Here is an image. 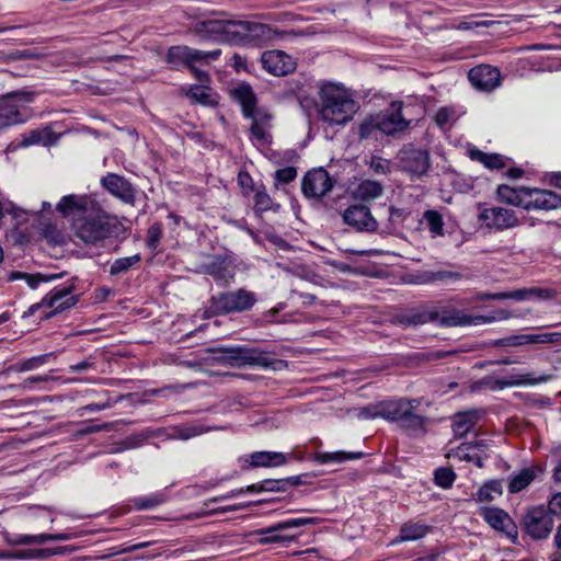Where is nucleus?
Masks as SVG:
<instances>
[{
	"mask_svg": "<svg viewBox=\"0 0 561 561\" xmlns=\"http://www.w3.org/2000/svg\"><path fill=\"white\" fill-rule=\"evenodd\" d=\"M163 226L161 222H153L147 230L146 245L150 251H156L162 239Z\"/></svg>",
	"mask_w": 561,
	"mask_h": 561,
	"instance_id": "nucleus-53",
	"label": "nucleus"
},
{
	"mask_svg": "<svg viewBox=\"0 0 561 561\" xmlns=\"http://www.w3.org/2000/svg\"><path fill=\"white\" fill-rule=\"evenodd\" d=\"M256 293L240 287L233 290H224L210 295L203 309V319L226 317L230 314L244 313L257 302Z\"/></svg>",
	"mask_w": 561,
	"mask_h": 561,
	"instance_id": "nucleus-5",
	"label": "nucleus"
},
{
	"mask_svg": "<svg viewBox=\"0 0 561 561\" xmlns=\"http://www.w3.org/2000/svg\"><path fill=\"white\" fill-rule=\"evenodd\" d=\"M202 270L219 287H229L236 280L237 266L229 255H215L211 261L203 264Z\"/></svg>",
	"mask_w": 561,
	"mask_h": 561,
	"instance_id": "nucleus-13",
	"label": "nucleus"
},
{
	"mask_svg": "<svg viewBox=\"0 0 561 561\" xmlns=\"http://www.w3.org/2000/svg\"><path fill=\"white\" fill-rule=\"evenodd\" d=\"M38 54L31 49H18L15 51H3L2 50V75L9 76L10 78L26 77L31 71L30 65L19 64L10 66L12 61L37 59Z\"/></svg>",
	"mask_w": 561,
	"mask_h": 561,
	"instance_id": "nucleus-27",
	"label": "nucleus"
},
{
	"mask_svg": "<svg viewBox=\"0 0 561 561\" xmlns=\"http://www.w3.org/2000/svg\"><path fill=\"white\" fill-rule=\"evenodd\" d=\"M383 187L380 182L363 180L354 191V197L364 202L373 201L381 196Z\"/></svg>",
	"mask_w": 561,
	"mask_h": 561,
	"instance_id": "nucleus-41",
	"label": "nucleus"
},
{
	"mask_svg": "<svg viewBox=\"0 0 561 561\" xmlns=\"http://www.w3.org/2000/svg\"><path fill=\"white\" fill-rule=\"evenodd\" d=\"M438 313V319L435 322L440 328L481 325L510 318V312L504 309L493 310L489 314H469L454 307H443Z\"/></svg>",
	"mask_w": 561,
	"mask_h": 561,
	"instance_id": "nucleus-7",
	"label": "nucleus"
},
{
	"mask_svg": "<svg viewBox=\"0 0 561 561\" xmlns=\"http://www.w3.org/2000/svg\"><path fill=\"white\" fill-rule=\"evenodd\" d=\"M198 49L186 45H173L168 48L164 61L170 70L181 71L187 69L191 64L198 62Z\"/></svg>",
	"mask_w": 561,
	"mask_h": 561,
	"instance_id": "nucleus-28",
	"label": "nucleus"
},
{
	"mask_svg": "<svg viewBox=\"0 0 561 561\" xmlns=\"http://www.w3.org/2000/svg\"><path fill=\"white\" fill-rule=\"evenodd\" d=\"M343 221L357 232H375L378 222L366 205L355 204L348 206L343 213Z\"/></svg>",
	"mask_w": 561,
	"mask_h": 561,
	"instance_id": "nucleus-18",
	"label": "nucleus"
},
{
	"mask_svg": "<svg viewBox=\"0 0 561 561\" xmlns=\"http://www.w3.org/2000/svg\"><path fill=\"white\" fill-rule=\"evenodd\" d=\"M234 102L241 106L242 116L253 117L259 100L253 88L248 82H241L230 91Z\"/></svg>",
	"mask_w": 561,
	"mask_h": 561,
	"instance_id": "nucleus-32",
	"label": "nucleus"
},
{
	"mask_svg": "<svg viewBox=\"0 0 561 561\" xmlns=\"http://www.w3.org/2000/svg\"><path fill=\"white\" fill-rule=\"evenodd\" d=\"M432 531V526L421 520L410 519L400 527L399 535L393 539L392 543H401L407 541H416L423 539Z\"/></svg>",
	"mask_w": 561,
	"mask_h": 561,
	"instance_id": "nucleus-33",
	"label": "nucleus"
},
{
	"mask_svg": "<svg viewBox=\"0 0 561 561\" xmlns=\"http://www.w3.org/2000/svg\"><path fill=\"white\" fill-rule=\"evenodd\" d=\"M468 79L476 89L492 91L500 85L501 72L496 67L482 64L469 70Z\"/></svg>",
	"mask_w": 561,
	"mask_h": 561,
	"instance_id": "nucleus-26",
	"label": "nucleus"
},
{
	"mask_svg": "<svg viewBox=\"0 0 561 561\" xmlns=\"http://www.w3.org/2000/svg\"><path fill=\"white\" fill-rule=\"evenodd\" d=\"M260 61L262 68L272 76L283 77L295 71L297 64L295 59L279 49L265 50Z\"/></svg>",
	"mask_w": 561,
	"mask_h": 561,
	"instance_id": "nucleus-17",
	"label": "nucleus"
},
{
	"mask_svg": "<svg viewBox=\"0 0 561 561\" xmlns=\"http://www.w3.org/2000/svg\"><path fill=\"white\" fill-rule=\"evenodd\" d=\"M457 474L451 467H438L434 470L433 482L443 490H449L454 485Z\"/></svg>",
	"mask_w": 561,
	"mask_h": 561,
	"instance_id": "nucleus-45",
	"label": "nucleus"
},
{
	"mask_svg": "<svg viewBox=\"0 0 561 561\" xmlns=\"http://www.w3.org/2000/svg\"><path fill=\"white\" fill-rule=\"evenodd\" d=\"M370 169L376 174H388L390 172V161L379 157H374L370 162Z\"/></svg>",
	"mask_w": 561,
	"mask_h": 561,
	"instance_id": "nucleus-61",
	"label": "nucleus"
},
{
	"mask_svg": "<svg viewBox=\"0 0 561 561\" xmlns=\"http://www.w3.org/2000/svg\"><path fill=\"white\" fill-rule=\"evenodd\" d=\"M319 100L318 113L329 125H345L358 111V105L348 91L335 83L321 85Z\"/></svg>",
	"mask_w": 561,
	"mask_h": 561,
	"instance_id": "nucleus-4",
	"label": "nucleus"
},
{
	"mask_svg": "<svg viewBox=\"0 0 561 561\" xmlns=\"http://www.w3.org/2000/svg\"><path fill=\"white\" fill-rule=\"evenodd\" d=\"M196 32L207 39L237 45L238 20L208 19L196 23Z\"/></svg>",
	"mask_w": 561,
	"mask_h": 561,
	"instance_id": "nucleus-10",
	"label": "nucleus"
},
{
	"mask_svg": "<svg viewBox=\"0 0 561 561\" xmlns=\"http://www.w3.org/2000/svg\"><path fill=\"white\" fill-rule=\"evenodd\" d=\"M10 215L13 222V226L19 227L25 222H27V211L18 207L13 202L9 199H4L2 197V219Z\"/></svg>",
	"mask_w": 561,
	"mask_h": 561,
	"instance_id": "nucleus-47",
	"label": "nucleus"
},
{
	"mask_svg": "<svg viewBox=\"0 0 561 561\" xmlns=\"http://www.w3.org/2000/svg\"><path fill=\"white\" fill-rule=\"evenodd\" d=\"M172 436L179 439H190L204 433V427L197 424H182L172 428Z\"/></svg>",
	"mask_w": 561,
	"mask_h": 561,
	"instance_id": "nucleus-52",
	"label": "nucleus"
},
{
	"mask_svg": "<svg viewBox=\"0 0 561 561\" xmlns=\"http://www.w3.org/2000/svg\"><path fill=\"white\" fill-rule=\"evenodd\" d=\"M141 261L139 253L116 259L110 266L111 275H119L128 272L133 266L137 265Z\"/></svg>",
	"mask_w": 561,
	"mask_h": 561,
	"instance_id": "nucleus-49",
	"label": "nucleus"
},
{
	"mask_svg": "<svg viewBox=\"0 0 561 561\" xmlns=\"http://www.w3.org/2000/svg\"><path fill=\"white\" fill-rule=\"evenodd\" d=\"M27 422L24 421V415H20L19 417H13L12 414L2 412V432L15 431L20 427H23Z\"/></svg>",
	"mask_w": 561,
	"mask_h": 561,
	"instance_id": "nucleus-57",
	"label": "nucleus"
},
{
	"mask_svg": "<svg viewBox=\"0 0 561 561\" xmlns=\"http://www.w3.org/2000/svg\"><path fill=\"white\" fill-rule=\"evenodd\" d=\"M489 170H502L505 168V159L500 153H488L483 163Z\"/></svg>",
	"mask_w": 561,
	"mask_h": 561,
	"instance_id": "nucleus-60",
	"label": "nucleus"
},
{
	"mask_svg": "<svg viewBox=\"0 0 561 561\" xmlns=\"http://www.w3.org/2000/svg\"><path fill=\"white\" fill-rule=\"evenodd\" d=\"M528 187H512L507 184L497 186L496 197L501 203L513 205L525 209Z\"/></svg>",
	"mask_w": 561,
	"mask_h": 561,
	"instance_id": "nucleus-37",
	"label": "nucleus"
},
{
	"mask_svg": "<svg viewBox=\"0 0 561 561\" xmlns=\"http://www.w3.org/2000/svg\"><path fill=\"white\" fill-rule=\"evenodd\" d=\"M482 218L486 220L488 226L495 228L499 231L511 229L519 226L520 222L513 209L503 207H492L485 209L482 214Z\"/></svg>",
	"mask_w": 561,
	"mask_h": 561,
	"instance_id": "nucleus-30",
	"label": "nucleus"
},
{
	"mask_svg": "<svg viewBox=\"0 0 561 561\" xmlns=\"http://www.w3.org/2000/svg\"><path fill=\"white\" fill-rule=\"evenodd\" d=\"M536 470L533 467L522 469L518 473L511 477L508 492L512 494L519 493L536 479Z\"/></svg>",
	"mask_w": 561,
	"mask_h": 561,
	"instance_id": "nucleus-42",
	"label": "nucleus"
},
{
	"mask_svg": "<svg viewBox=\"0 0 561 561\" xmlns=\"http://www.w3.org/2000/svg\"><path fill=\"white\" fill-rule=\"evenodd\" d=\"M73 533L64 531L58 534H38V535H18L14 538L9 533L2 530V538L11 545H43L47 541H67L75 538Z\"/></svg>",
	"mask_w": 561,
	"mask_h": 561,
	"instance_id": "nucleus-31",
	"label": "nucleus"
},
{
	"mask_svg": "<svg viewBox=\"0 0 561 561\" xmlns=\"http://www.w3.org/2000/svg\"><path fill=\"white\" fill-rule=\"evenodd\" d=\"M253 194V209L256 215H261L272 209L273 201L267 194L264 184L261 183Z\"/></svg>",
	"mask_w": 561,
	"mask_h": 561,
	"instance_id": "nucleus-48",
	"label": "nucleus"
},
{
	"mask_svg": "<svg viewBox=\"0 0 561 561\" xmlns=\"http://www.w3.org/2000/svg\"><path fill=\"white\" fill-rule=\"evenodd\" d=\"M237 180H238L239 186L241 187V192H242L243 196H245V197H249L259 187L254 183L251 174L248 171H245V170H241L238 173Z\"/></svg>",
	"mask_w": 561,
	"mask_h": 561,
	"instance_id": "nucleus-54",
	"label": "nucleus"
},
{
	"mask_svg": "<svg viewBox=\"0 0 561 561\" xmlns=\"http://www.w3.org/2000/svg\"><path fill=\"white\" fill-rule=\"evenodd\" d=\"M553 527L551 510H547L543 505L528 507L519 519L520 530L534 541L548 539Z\"/></svg>",
	"mask_w": 561,
	"mask_h": 561,
	"instance_id": "nucleus-8",
	"label": "nucleus"
},
{
	"mask_svg": "<svg viewBox=\"0 0 561 561\" xmlns=\"http://www.w3.org/2000/svg\"><path fill=\"white\" fill-rule=\"evenodd\" d=\"M316 523L317 518L314 517H293L260 528L253 535L257 537L256 541L260 545L288 547L290 543L296 542L300 536V533H290V530L307 525H314Z\"/></svg>",
	"mask_w": 561,
	"mask_h": 561,
	"instance_id": "nucleus-6",
	"label": "nucleus"
},
{
	"mask_svg": "<svg viewBox=\"0 0 561 561\" xmlns=\"http://www.w3.org/2000/svg\"><path fill=\"white\" fill-rule=\"evenodd\" d=\"M454 113V108L448 106H442L435 113L433 121L440 130H445Z\"/></svg>",
	"mask_w": 561,
	"mask_h": 561,
	"instance_id": "nucleus-58",
	"label": "nucleus"
},
{
	"mask_svg": "<svg viewBox=\"0 0 561 561\" xmlns=\"http://www.w3.org/2000/svg\"><path fill=\"white\" fill-rule=\"evenodd\" d=\"M438 316V310L410 309L405 313L398 316L397 321L403 327H416L435 322Z\"/></svg>",
	"mask_w": 561,
	"mask_h": 561,
	"instance_id": "nucleus-36",
	"label": "nucleus"
},
{
	"mask_svg": "<svg viewBox=\"0 0 561 561\" xmlns=\"http://www.w3.org/2000/svg\"><path fill=\"white\" fill-rule=\"evenodd\" d=\"M289 458L290 455L280 451H253L240 459L242 461L241 469L245 471L259 467L276 468L286 465Z\"/></svg>",
	"mask_w": 561,
	"mask_h": 561,
	"instance_id": "nucleus-23",
	"label": "nucleus"
},
{
	"mask_svg": "<svg viewBox=\"0 0 561 561\" xmlns=\"http://www.w3.org/2000/svg\"><path fill=\"white\" fill-rule=\"evenodd\" d=\"M112 405H113V402H111L110 400H105V401L89 403V404L82 407L81 410H82V414H84V413H95V412H100V411H103L105 409H108Z\"/></svg>",
	"mask_w": 561,
	"mask_h": 561,
	"instance_id": "nucleus-64",
	"label": "nucleus"
},
{
	"mask_svg": "<svg viewBox=\"0 0 561 561\" xmlns=\"http://www.w3.org/2000/svg\"><path fill=\"white\" fill-rule=\"evenodd\" d=\"M561 208V195L539 188H530L527 191L526 210H553Z\"/></svg>",
	"mask_w": 561,
	"mask_h": 561,
	"instance_id": "nucleus-29",
	"label": "nucleus"
},
{
	"mask_svg": "<svg viewBox=\"0 0 561 561\" xmlns=\"http://www.w3.org/2000/svg\"><path fill=\"white\" fill-rule=\"evenodd\" d=\"M365 457L363 451H318L313 460L320 465L342 463L351 460H358Z\"/></svg>",
	"mask_w": 561,
	"mask_h": 561,
	"instance_id": "nucleus-40",
	"label": "nucleus"
},
{
	"mask_svg": "<svg viewBox=\"0 0 561 561\" xmlns=\"http://www.w3.org/2000/svg\"><path fill=\"white\" fill-rule=\"evenodd\" d=\"M73 230L83 243L99 245L105 240L117 239L125 228L117 216L94 206L89 214L75 220Z\"/></svg>",
	"mask_w": 561,
	"mask_h": 561,
	"instance_id": "nucleus-3",
	"label": "nucleus"
},
{
	"mask_svg": "<svg viewBox=\"0 0 561 561\" xmlns=\"http://www.w3.org/2000/svg\"><path fill=\"white\" fill-rule=\"evenodd\" d=\"M34 96V92L25 90L2 94V129L26 123L30 119L31 110L26 104L31 103Z\"/></svg>",
	"mask_w": 561,
	"mask_h": 561,
	"instance_id": "nucleus-9",
	"label": "nucleus"
},
{
	"mask_svg": "<svg viewBox=\"0 0 561 561\" xmlns=\"http://www.w3.org/2000/svg\"><path fill=\"white\" fill-rule=\"evenodd\" d=\"M217 359L231 367H251L263 370H283L288 367L285 359L276 358L275 347L240 344L217 350Z\"/></svg>",
	"mask_w": 561,
	"mask_h": 561,
	"instance_id": "nucleus-2",
	"label": "nucleus"
},
{
	"mask_svg": "<svg viewBox=\"0 0 561 561\" xmlns=\"http://www.w3.org/2000/svg\"><path fill=\"white\" fill-rule=\"evenodd\" d=\"M308 476L309 473H302L282 479H264L256 483L247 485V491L249 493L287 492L295 486L306 484L304 478Z\"/></svg>",
	"mask_w": 561,
	"mask_h": 561,
	"instance_id": "nucleus-25",
	"label": "nucleus"
},
{
	"mask_svg": "<svg viewBox=\"0 0 561 561\" xmlns=\"http://www.w3.org/2000/svg\"><path fill=\"white\" fill-rule=\"evenodd\" d=\"M101 185L108 194L123 203L135 204L136 190L125 176L117 173H107L101 179Z\"/></svg>",
	"mask_w": 561,
	"mask_h": 561,
	"instance_id": "nucleus-20",
	"label": "nucleus"
},
{
	"mask_svg": "<svg viewBox=\"0 0 561 561\" xmlns=\"http://www.w3.org/2000/svg\"><path fill=\"white\" fill-rule=\"evenodd\" d=\"M148 435L146 433H136L127 436L124 440V445L126 448H136L140 446L148 439Z\"/></svg>",
	"mask_w": 561,
	"mask_h": 561,
	"instance_id": "nucleus-62",
	"label": "nucleus"
},
{
	"mask_svg": "<svg viewBox=\"0 0 561 561\" xmlns=\"http://www.w3.org/2000/svg\"><path fill=\"white\" fill-rule=\"evenodd\" d=\"M76 548L72 546L57 548H15L12 550L2 549V560H47L54 554H65L72 552Z\"/></svg>",
	"mask_w": 561,
	"mask_h": 561,
	"instance_id": "nucleus-22",
	"label": "nucleus"
},
{
	"mask_svg": "<svg viewBox=\"0 0 561 561\" xmlns=\"http://www.w3.org/2000/svg\"><path fill=\"white\" fill-rule=\"evenodd\" d=\"M560 340V333H522L493 340L490 345L493 347H520L528 344H551Z\"/></svg>",
	"mask_w": 561,
	"mask_h": 561,
	"instance_id": "nucleus-19",
	"label": "nucleus"
},
{
	"mask_svg": "<svg viewBox=\"0 0 561 561\" xmlns=\"http://www.w3.org/2000/svg\"><path fill=\"white\" fill-rule=\"evenodd\" d=\"M286 307L285 302H278L273 308L264 311L257 319L256 324L257 325H267L273 323H283L285 322L284 319H279L278 316L280 311H283Z\"/></svg>",
	"mask_w": 561,
	"mask_h": 561,
	"instance_id": "nucleus-51",
	"label": "nucleus"
},
{
	"mask_svg": "<svg viewBox=\"0 0 561 561\" xmlns=\"http://www.w3.org/2000/svg\"><path fill=\"white\" fill-rule=\"evenodd\" d=\"M545 378H534L531 374L525 375H510L504 378H499L495 375H486L476 381V387L479 390L499 391L506 388L537 385Z\"/></svg>",
	"mask_w": 561,
	"mask_h": 561,
	"instance_id": "nucleus-16",
	"label": "nucleus"
},
{
	"mask_svg": "<svg viewBox=\"0 0 561 561\" xmlns=\"http://www.w3.org/2000/svg\"><path fill=\"white\" fill-rule=\"evenodd\" d=\"M333 180L329 172L320 167L305 173L301 180V192L308 199H321L334 187Z\"/></svg>",
	"mask_w": 561,
	"mask_h": 561,
	"instance_id": "nucleus-12",
	"label": "nucleus"
},
{
	"mask_svg": "<svg viewBox=\"0 0 561 561\" xmlns=\"http://www.w3.org/2000/svg\"><path fill=\"white\" fill-rule=\"evenodd\" d=\"M420 403V399L404 397L381 400L360 408L358 416L365 420H386L397 424L407 436L421 438L427 433V417L414 412Z\"/></svg>",
	"mask_w": 561,
	"mask_h": 561,
	"instance_id": "nucleus-1",
	"label": "nucleus"
},
{
	"mask_svg": "<svg viewBox=\"0 0 561 561\" xmlns=\"http://www.w3.org/2000/svg\"><path fill=\"white\" fill-rule=\"evenodd\" d=\"M503 494V481L499 479L485 481L477 491L478 502H491Z\"/></svg>",
	"mask_w": 561,
	"mask_h": 561,
	"instance_id": "nucleus-43",
	"label": "nucleus"
},
{
	"mask_svg": "<svg viewBox=\"0 0 561 561\" xmlns=\"http://www.w3.org/2000/svg\"><path fill=\"white\" fill-rule=\"evenodd\" d=\"M58 274L44 275L42 273L28 274L26 273L25 282L30 288L36 289L42 283H49L59 278Z\"/></svg>",
	"mask_w": 561,
	"mask_h": 561,
	"instance_id": "nucleus-56",
	"label": "nucleus"
},
{
	"mask_svg": "<svg viewBox=\"0 0 561 561\" xmlns=\"http://www.w3.org/2000/svg\"><path fill=\"white\" fill-rule=\"evenodd\" d=\"M482 417L481 410L472 409L461 411L455 414L453 420V431L455 436L461 437L467 435L474 428L477 423Z\"/></svg>",
	"mask_w": 561,
	"mask_h": 561,
	"instance_id": "nucleus-34",
	"label": "nucleus"
},
{
	"mask_svg": "<svg viewBox=\"0 0 561 561\" xmlns=\"http://www.w3.org/2000/svg\"><path fill=\"white\" fill-rule=\"evenodd\" d=\"M169 501L167 489L152 492L147 495L134 496L128 500L136 511H147L165 504Z\"/></svg>",
	"mask_w": 561,
	"mask_h": 561,
	"instance_id": "nucleus-39",
	"label": "nucleus"
},
{
	"mask_svg": "<svg viewBox=\"0 0 561 561\" xmlns=\"http://www.w3.org/2000/svg\"><path fill=\"white\" fill-rule=\"evenodd\" d=\"M463 275L454 271H422L414 275V283L417 285H428L437 283H455L461 280Z\"/></svg>",
	"mask_w": 561,
	"mask_h": 561,
	"instance_id": "nucleus-35",
	"label": "nucleus"
},
{
	"mask_svg": "<svg viewBox=\"0 0 561 561\" xmlns=\"http://www.w3.org/2000/svg\"><path fill=\"white\" fill-rule=\"evenodd\" d=\"M297 178V169L295 167H285L275 172V181L282 184H289Z\"/></svg>",
	"mask_w": 561,
	"mask_h": 561,
	"instance_id": "nucleus-59",
	"label": "nucleus"
},
{
	"mask_svg": "<svg viewBox=\"0 0 561 561\" xmlns=\"http://www.w3.org/2000/svg\"><path fill=\"white\" fill-rule=\"evenodd\" d=\"M423 218L433 236H444V220L439 211L428 209L424 213Z\"/></svg>",
	"mask_w": 561,
	"mask_h": 561,
	"instance_id": "nucleus-50",
	"label": "nucleus"
},
{
	"mask_svg": "<svg viewBox=\"0 0 561 561\" xmlns=\"http://www.w3.org/2000/svg\"><path fill=\"white\" fill-rule=\"evenodd\" d=\"M73 290L75 283L72 280L59 284L44 296L41 305L53 309L50 314L69 310L80 301V295H73Z\"/></svg>",
	"mask_w": 561,
	"mask_h": 561,
	"instance_id": "nucleus-14",
	"label": "nucleus"
},
{
	"mask_svg": "<svg viewBox=\"0 0 561 561\" xmlns=\"http://www.w3.org/2000/svg\"><path fill=\"white\" fill-rule=\"evenodd\" d=\"M54 358H56V354L54 352L45 353L22 359L19 363H16L14 367L21 371L33 370L45 364H48Z\"/></svg>",
	"mask_w": 561,
	"mask_h": 561,
	"instance_id": "nucleus-46",
	"label": "nucleus"
},
{
	"mask_svg": "<svg viewBox=\"0 0 561 561\" xmlns=\"http://www.w3.org/2000/svg\"><path fill=\"white\" fill-rule=\"evenodd\" d=\"M445 553V549L440 547L431 548L426 554L416 557L412 561H439L440 557Z\"/></svg>",
	"mask_w": 561,
	"mask_h": 561,
	"instance_id": "nucleus-63",
	"label": "nucleus"
},
{
	"mask_svg": "<svg viewBox=\"0 0 561 561\" xmlns=\"http://www.w3.org/2000/svg\"><path fill=\"white\" fill-rule=\"evenodd\" d=\"M409 107L402 101L392 102L391 112L378 118L377 130L388 136L407 130L413 121L405 117Z\"/></svg>",
	"mask_w": 561,
	"mask_h": 561,
	"instance_id": "nucleus-15",
	"label": "nucleus"
},
{
	"mask_svg": "<svg viewBox=\"0 0 561 561\" xmlns=\"http://www.w3.org/2000/svg\"><path fill=\"white\" fill-rule=\"evenodd\" d=\"M238 46H263L277 34V31L268 24L238 20Z\"/></svg>",
	"mask_w": 561,
	"mask_h": 561,
	"instance_id": "nucleus-11",
	"label": "nucleus"
},
{
	"mask_svg": "<svg viewBox=\"0 0 561 561\" xmlns=\"http://www.w3.org/2000/svg\"><path fill=\"white\" fill-rule=\"evenodd\" d=\"M403 168L409 173L424 175L430 168L428 153L424 150H411L403 159Z\"/></svg>",
	"mask_w": 561,
	"mask_h": 561,
	"instance_id": "nucleus-38",
	"label": "nucleus"
},
{
	"mask_svg": "<svg viewBox=\"0 0 561 561\" xmlns=\"http://www.w3.org/2000/svg\"><path fill=\"white\" fill-rule=\"evenodd\" d=\"M481 516L492 528L505 533L514 543L516 542L518 527L504 510L499 507H484L481 512Z\"/></svg>",
	"mask_w": 561,
	"mask_h": 561,
	"instance_id": "nucleus-24",
	"label": "nucleus"
},
{
	"mask_svg": "<svg viewBox=\"0 0 561 561\" xmlns=\"http://www.w3.org/2000/svg\"><path fill=\"white\" fill-rule=\"evenodd\" d=\"M493 23V21L478 20L477 15H469L466 20L458 23L457 30L469 31L478 27H489Z\"/></svg>",
	"mask_w": 561,
	"mask_h": 561,
	"instance_id": "nucleus-55",
	"label": "nucleus"
},
{
	"mask_svg": "<svg viewBox=\"0 0 561 561\" xmlns=\"http://www.w3.org/2000/svg\"><path fill=\"white\" fill-rule=\"evenodd\" d=\"M210 90L205 84H192L186 92L188 99L193 102L205 105V106H215L217 105V101H215L211 94L208 92Z\"/></svg>",
	"mask_w": 561,
	"mask_h": 561,
	"instance_id": "nucleus-44",
	"label": "nucleus"
},
{
	"mask_svg": "<svg viewBox=\"0 0 561 561\" xmlns=\"http://www.w3.org/2000/svg\"><path fill=\"white\" fill-rule=\"evenodd\" d=\"M94 208V202L87 194H69L60 198L56 205V211L62 218H81Z\"/></svg>",
	"mask_w": 561,
	"mask_h": 561,
	"instance_id": "nucleus-21",
	"label": "nucleus"
}]
</instances>
